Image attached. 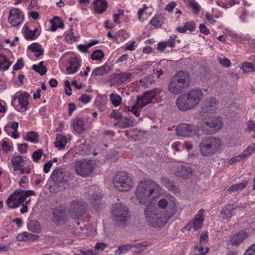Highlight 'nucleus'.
I'll return each instance as SVG.
<instances>
[{"label":"nucleus","instance_id":"48","mask_svg":"<svg viewBox=\"0 0 255 255\" xmlns=\"http://www.w3.org/2000/svg\"><path fill=\"white\" fill-rule=\"evenodd\" d=\"M245 158L244 156H243L242 154H239L237 156H234L229 161V164L230 165H232L235 163L237 162H239L242 160H245Z\"/></svg>","mask_w":255,"mask_h":255},{"label":"nucleus","instance_id":"36","mask_svg":"<svg viewBox=\"0 0 255 255\" xmlns=\"http://www.w3.org/2000/svg\"><path fill=\"white\" fill-rule=\"evenodd\" d=\"M104 53L101 49L95 50L91 56V58L93 60L101 61L104 57Z\"/></svg>","mask_w":255,"mask_h":255},{"label":"nucleus","instance_id":"17","mask_svg":"<svg viewBox=\"0 0 255 255\" xmlns=\"http://www.w3.org/2000/svg\"><path fill=\"white\" fill-rule=\"evenodd\" d=\"M217 109V102L215 98L206 99L204 102L202 111L204 113H212Z\"/></svg>","mask_w":255,"mask_h":255},{"label":"nucleus","instance_id":"30","mask_svg":"<svg viewBox=\"0 0 255 255\" xmlns=\"http://www.w3.org/2000/svg\"><path fill=\"white\" fill-rule=\"evenodd\" d=\"M152 102V100L150 99L144 97V95H143L141 97H137L134 108L139 106L140 108H142L148 104Z\"/></svg>","mask_w":255,"mask_h":255},{"label":"nucleus","instance_id":"45","mask_svg":"<svg viewBox=\"0 0 255 255\" xmlns=\"http://www.w3.org/2000/svg\"><path fill=\"white\" fill-rule=\"evenodd\" d=\"M242 69L246 73L255 71V64L245 62L243 65Z\"/></svg>","mask_w":255,"mask_h":255},{"label":"nucleus","instance_id":"38","mask_svg":"<svg viewBox=\"0 0 255 255\" xmlns=\"http://www.w3.org/2000/svg\"><path fill=\"white\" fill-rule=\"evenodd\" d=\"M38 136L37 132L33 131H30L26 133L25 140L35 143L37 142Z\"/></svg>","mask_w":255,"mask_h":255},{"label":"nucleus","instance_id":"39","mask_svg":"<svg viewBox=\"0 0 255 255\" xmlns=\"http://www.w3.org/2000/svg\"><path fill=\"white\" fill-rule=\"evenodd\" d=\"M131 77V74L130 73H123L117 74L116 78L118 79V82L123 83Z\"/></svg>","mask_w":255,"mask_h":255},{"label":"nucleus","instance_id":"22","mask_svg":"<svg viewBox=\"0 0 255 255\" xmlns=\"http://www.w3.org/2000/svg\"><path fill=\"white\" fill-rule=\"evenodd\" d=\"M111 69L107 64L101 67H97L94 69L92 73V76H102L109 73Z\"/></svg>","mask_w":255,"mask_h":255},{"label":"nucleus","instance_id":"7","mask_svg":"<svg viewBox=\"0 0 255 255\" xmlns=\"http://www.w3.org/2000/svg\"><path fill=\"white\" fill-rule=\"evenodd\" d=\"M113 183L115 187L121 191H127L133 185V181L126 172L118 173L115 177Z\"/></svg>","mask_w":255,"mask_h":255},{"label":"nucleus","instance_id":"47","mask_svg":"<svg viewBox=\"0 0 255 255\" xmlns=\"http://www.w3.org/2000/svg\"><path fill=\"white\" fill-rule=\"evenodd\" d=\"M24 32L25 33L26 38L27 39H33L35 38V34L33 33L28 26L24 27Z\"/></svg>","mask_w":255,"mask_h":255},{"label":"nucleus","instance_id":"23","mask_svg":"<svg viewBox=\"0 0 255 255\" xmlns=\"http://www.w3.org/2000/svg\"><path fill=\"white\" fill-rule=\"evenodd\" d=\"M50 22L52 25L50 29L51 31H55L58 28H63L64 27L63 21L58 16H54Z\"/></svg>","mask_w":255,"mask_h":255},{"label":"nucleus","instance_id":"44","mask_svg":"<svg viewBox=\"0 0 255 255\" xmlns=\"http://www.w3.org/2000/svg\"><path fill=\"white\" fill-rule=\"evenodd\" d=\"M159 91V90L158 89H154L152 90L146 91L143 94L144 97H147V98H149L152 100V99L155 97Z\"/></svg>","mask_w":255,"mask_h":255},{"label":"nucleus","instance_id":"58","mask_svg":"<svg viewBox=\"0 0 255 255\" xmlns=\"http://www.w3.org/2000/svg\"><path fill=\"white\" fill-rule=\"evenodd\" d=\"M243 255H255V244L252 245Z\"/></svg>","mask_w":255,"mask_h":255},{"label":"nucleus","instance_id":"14","mask_svg":"<svg viewBox=\"0 0 255 255\" xmlns=\"http://www.w3.org/2000/svg\"><path fill=\"white\" fill-rule=\"evenodd\" d=\"M174 174L183 178H190L192 176L193 170L189 166L184 165L177 166L173 170Z\"/></svg>","mask_w":255,"mask_h":255},{"label":"nucleus","instance_id":"26","mask_svg":"<svg viewBox=\"0 0 255 255\" xmlns=\"http://www.w3.org/2000/svg\"><path fill=\"white\" fill-rule=\"evenodd\" d=\"M27 49L34 52V55L36 57H39L43 54V50L41 48V46L37 43H32L28 46Z\"/></svg>","mask_w":255,"mask_h":255},{"label":"nucleus","instance_id":"25","mask_svg":"<svg viewBox=\"0 0 255 255\" xmlns=\"http://www.w3.org/2000/svg\"><path fill=\"white\" fill-rule=\"evenodd\" d=\"M67 142V138L65 136L58 134L54 144L55 147H57L59 150H61L64 148Z\"/></svg>","mask_w":255,"mask_h":255},{"label":"nucleus","instance_id":"1","mask_svg":"<svg viewBox=\"0 0 255 255\" xmlns=\"http://www.w3.org/2000/svg\"><path fill=\"white\" fill-rule=\"evenodd\" d=\"M154 203H149L144 213L146 223L153 228L164 226L175 213L176 204L173 201H167L162 199L158 202V207Z\"/></svg>","mask_w":255,"mask_h":255},{"label":"nucleus","instance_id":"41","mask_svg":"<svg viewBox=\"0 0 255 255\" xmlns=\"http://www.w3.org/2000/svg\"><path fill=\"white\" fill-rule=\"evenodd\" d=\"M110 99L112 104L116 107L119 106L122 103V98L118 94H112Z\"/></svg>","mask_w":255,"mask_h":255},{"label":"nucleus","instance_id":"2","mask_svg":"<svg viewBox=\"0 0 255 255\" xmlns=\"http://www.w3.org/2000/svg\"><path fill=\"white\" fill-rule=\"evenodd\" d=\"M159 185L151 180L141 181L136 190V196L140 204L154 203L153 200L160 193Z\"/></svg>","mask_w":255,"mask_h":255},{"label":"nucleus","instance_id":"5","mask_svg":"<svg viewBox=\"0 0 255 255\" xmlns=\"http://www.w3.org/2000/svg\"><path fill=\"white\" fill-rule=\"evenodd\" d=\"M112 217L116 226L124 227L127 226L130 219L128 209L121 203H117L113 207Z\"/></svg>","mask_w":255,"mask_h":255},{"label":"nucleus","instance_id":"54","mask_svg":"<svg viewBox=\"0 0 255 255\" xmlns=\"http://www.w3.org/2000/svg\"><path fill=\"white\" fill-rule=\"evenodd\" d=\"M79 100L83 103L87 104L91 101V98L90 95L82 94L81 97L79 98Z\"/></svg>","mask_w":255,"mask_h":255},{"label":"nucleus","instance_id":"29","mask_svg":"<svg viewBox=\"0 0 255 255\" xmlns=\"http://www.w3.org/2000/svg\"><path fill=\"white\" fill-rule=\"evenodd\" d=\"M161 182L169 190L176 192L177 187L173 181L170 180L167 177H163L161 179Z\"/></svg>","mask_w":255,"mask_h":255},{"label":"nucleus","instance_id":"3","mask_svg":"<svg viewBox=\"0 0 255 255\" xmlns=\"http://www.w3.org/2000/svg\"><path fill=\"white\" fill-rule=\"evenodd\" d=\"M203 98V91L199 88L193 89L188 93L180 95L175 103L179 110L185 112L194 108Z\"/></svg>","mask_w":255,"mask_h":255},{"label":"nucleus","instance_id":"24","mask_svg":"<svg viewBox=\"0 0 255 255\" xmlns=\"http://www.w3.org/2000/svg\"><path fill=\"white\" fill-rule=\"evenodd\" d=\"M73 128L78 133H82L85 130L84 128V121L82 118L78 117L73 123Z\"/></svg>","mask_w":255,"mask_h":255},{"label":"nucleus","instance_id":"15","mask_svg":"<svg viewBox=\"0 0 255 255\" xmlns=\"http://www.w3.org/2000/svg\"><path fill=\"white\" fill-rule=\"evenodd\" d=\"M241 207L239 205L234 204L227 205L220 213V218L224 220H230L233 216V211Z\"/></svg>","mask_w":255,"mask_h":255},{"label":"nucleus","instance_id":"49","mask_svg":"<svg viewBox=\"0 0 255 255\" xmlns=\"http://www.w3.org/2000/svg\"><path fill=\"white\" fill-rule=\"evenodd\" d=\"M190 6L193 9L194 12L196 14H198L200 10V7L199 5L195 1L191 0L189 2Z\"/></svg>","mask_w":255,"mask_h":255},{"label":"nucleus","instance_id":"56","mask_svg":"<svg viewBox=\"0 0 255 255\" xmlns=\"http://www.w3.org/2000/svg\"><path fill=\"white\" fill-rule=\"evenodd\" d=\"M219 63L223 66L226 67H229L231 65L230 61L226 57H224L223 58H220Z\"/></svg>","mask_w":255,"mask_h":255},{"label":"nucleus","instance_id":"8","mask_svg":"<svg viewBox=\"0 0 255 255\" xmlns=\"http://www.w3.org/2000/svg\"><path fill=\"white\" fill-rule=\"evenodd\" d=\"M222 126V118L220 117L212 118L203 123L201 128L206 134H212L218 131Z\"/></svg>","mask_w":255,"mask_h":255},{"label":"nucleus","instance_id":"59","mask_svg":"<svg viewBox=\"0 0 255 255\" xmlns=\"http://www.w3.org/2000/svg\"><path fill=\"white\" fill-rule=\"evenodd\" d=\"M184 25L187 30L191 31H193L195 29L196 26L193 22H187L184 24Z\"/></svg>","mask_w":255,"mask_h":255},{"label":"nucleus","instance_id":"31","mask_svg":"<svg viewBox=\"0 0 255 255\" xmlns=\"http://www.w3.org/2000/svg\"><path fill=\"white\" fill-rule=\"evenodd\" d=\"M44 61H41L38 65H33L32 67V69L40 75H44L47 72V68L44 66Z\"/></svg>","mask_w":255,"mask_h":255},{"label":"nucleus","instance_id":"43","mask_svg":"<svg viewBox=\"0 0 255 255\" xmlns=\"http://www.w3.org/2000/svg\"><path fill=\"white\" fill-rule=\"evenodd\" d=\"M255 151V143L253 145L249 146L247 149L242 153L245 159L252 155Z\"/></svg>","mask_w":255,"mask_h":255},{"label":"nucleus","instance_id":"57","mask_svg":"<svg viewBox=\"0 0 255 255\" xmlns=\"http://www.w3.org/2000/svg\"><path fill=\"white\" fill-rule=\"evenodd\" d=\"M208 241V233L207 231H205L200 236V243L201 244H206Z\"/></svg>","mask_w":255,"mask_h":255},{"label":"nucleus","instance_id":"10","mask_svg":"<svg viewBox=\"0 0 255 255\" xmlns=\"http://www.w3.org/2000/svg\"><path fill=\"white\" fill-rule=\"evenodd\" d=\"M87 209L85 202L75 200L71 203L70 212L74 219L77 220L82 219Z\"/></svg>","mask_w":255,"mask_h":255},{"label":"nucleus","instance_id":"42","mask_svg":"<svg viewBox=\"0 0 255 255\" xmlns=\"http://www.w3.org/2000/svg\"><path fill=\"white\" fill-rule=\"evenodd\" d=\"M132 247L131 245H126L119 246L118 250L115 252V255H120L128 252Z\"/></svg>","mask_w":255,"mask_h":255},{"label":"nucleus","instance_id":"13","mask_svg":"<svg viewBox=\"0 0 255 255\" xmlns=\"http://www.w3.org/2000/svg\"><path fill=\"white\" fill-rule=\"evenodd\" d=\"M195 127L193 125L182 124L176 128L177 135L181 136H188L195 132Z\"/></svg>","mask_w":255,"mask_h":255},{"label":"nucleus","instance_id":"19","mask_svg":"<svg viewBox=\"0 0 255 255\" xmlns=\"http://www.w3.org/2000/svg\"><path fill=\"white\" fill-rule=\"evenodd\" d=\"M29 97L30 95L26 92H25L17 96H14L13 100L11 101V105H13V101L17 99L18 100L19 104L20 105L21 108H24L26 110L27 109V106L29 104L27 99Z\"/></svg>","mask_w":255,"mask_h":255},{"label":"nucleus","instance_id":"34","mask_svg":"<svg viewBox=\"0 0 255 255\" xmlns=\"http://www.w3.org/2000/svg\"><path fill=\"white\" fill-rule=\"evenodd\" d=\"M24 161L22 156L19 155H13L11 159V163L13 166L23 167Z\"/></svg>","mask_w":255,"mask_h":255},{"label":"nucleus","instance_id":"6","mask_svg":"<svg viewBox=\"0 0 255 255\" xmlns=\"http://www.w3.org/2000/svg\"><path fill=\"white\" fill-rule=\"evenodd\" d=\"M220 140L213 136H207L202 138L200 145V151L203 156H210L214 154Z\"/></svg>","mask_w":255,"mask_h":255},{"label":"nucleus","instance_id":"60","mask_svg":"<svg viewBox=\"0 0 255 255\" xmlns=\"http://www.w3.org/2000/svg\"><path fill=\"white\" fill-rule=\"evenodd\" d=\"M176 6V2L173 1L169 3L165 8V9L168 11V12H171L172 11L173 8Z\"/></svg>","mask_w":255,"mask_h":255},{"label":"nucleus","instance_id":"51","mask_svg":"<svg viewBox=\"0 0 255 255\" xmlns=\"http://www.w3.org/2000/svg\"><path fill=\"white\" fill-rule=\"evenodd\" d=\"M24 65V63L22 59L17 60L16 63L13 66V69L14 71L21 69Z\"/></svg>","mask_w":255,"mask_h":255},{"label":"nucleus","instance_id":"63","mask_svg":"<svg viewBox=\"0 0 255 255\" xmlns=\"http://www.w3.org/2000/svg\"><path fill=\"white\" fill-rule=\"evenodd\" d=\"M93 204L94 209L98 212L100 211L101 209L103 208V204L99 202H97L95 203L93 202Z\"/></svg>","mask_w":255,"mask_h":255},{"label":"nucleus","instance_id":"32","mask_svg":"<svg viewBox=\"0 0 255 255\" xmlns=\"http://www.w3.org/2000/svg\"><path fill=\"white\" fill-rule=\"evenodd\" d=\"M248 183V181H244L241 183L234 184L228 188V191L232 192L238 190H242L246 187Z\"/></svg>","mask_w":255,"mask_h":255},{"label":"nucleus","instance_id":"53","mask_svg":"<svg viewBox=\"0 0 255 255\" xmlns=\"http://www.w3.org/2000/svg\"><path fill=\"white\" fill-rule=\"evenodd\" d=\"M111 117L116 120H119L123 118V115L121 113L117 112L116 110H113L111 113Z\"/></svg>","mask_w":255,"mask_h":255},{"label":"nucleus","instance_id":"4","mask_svg":"<svg viewBox=\"0 0 255 255\" xmlns=\"http://www.w3.org/2000/svg\"><path fill=\"white\" fill-rule=\"evenodd\" d=\"M190 82V75L188 72L179 71L172 78L169 83L168 91L173 95H178L188 88Z\"/></svg>","mask_w":255,"mask_h":255},{"label":"nucleus","instance_id":"21","mask_svg":"<svg viewBox=\"0 0 255 255\" xmlns=\"http://www.w3.org/2000/svg\"><path fill=\"white\" fill-rule=\"evenodd\" d=\"M50 178L57 185L62 183L64 181V177L61 169L59 167L56 168L52 172Z\"/></svg>","mask_w":255,"mask_h":255},{"label":"nucleus","instance_id":"20","mask_svg":"<svg viewBox=\"0 0 255 255\" xmlns=\"http://www.w3.org/2000/svg\"><path fill=\"white\" fill-rule=\"evenodd\" d=\"M247 237L248 234L246 231H240L232 238L230 243L232 245L238 246Z\"/></svg>","mask_w":255,"mask_h":255},{"label":"nucleus","instance_id":"62","mask_svg":"<svg viewBox=\"0 0 255 255\" xmlns=\"http://www.w3.org/2000/svg\"><path fill=\"white\" fill-rule=\"evenodd\" d=\"M78 49L81 52L84 53L88 52V49L90 48L89 47V44L88 45H84V44H80L78 45L77 46Z\"/></svg>","mask_w":255,"mask_h":255},{"label":"nucleus","instance_id":"9","mask_svg":"<svg viewBox=\"0 0 255 255\" xmlns=\"http://www.w3.org/2000/svg\"><path fill=\"white\" fill-rule=\"evenodd\" d=\"M74 168L77 174L83 177L91 174L94 169L92 161L85 159L76 162Z\"/></svg>","mask_w":255,"mask_h":255},{"label":"nucleus","instance_id":"35","mask_svg":"<svg viewBox=\"0 0 255 255\" xmlns=\"http://www.w3.org/2000/svg\"><path fill=\"white\" fill-rule=\"evenodd\" d=\"M11 63L9 62L6 56L4 54L0 55V68L1 69L7 70Z\"/></svg>","mask_w":255,"mask_h":255},{"label":"nucleus","instance_id":"52","mask_svg":"<svg viewBox=\"0 0 255 255\" xmlns=\"http://www.w3.org/2000/svg\"><path fill=\"white\" fill-rule=\"evenodd\" d=\"M17 146H18V151L20 153H23L27 152V149L28 147V144L27 143H23L22 144L18 143Z\"/></svg>","mask_w":255,"mask_h":255},{"label":"nucleus","instance_id":"40","mask_svg":"<svg viewBox=\"0 0 255 255\" xmlns=\"http://www.w3.org/2000/svg\"><path fill=\"white\" fill-rule=\"evenodd\" d=\"M132 122L130 118L125 117L121 121L119 122L116 124H120V126L122 128H126L132 126Z\"/></svg>","mask_w":255,"mask_h":255},{"label":"nucleus","instance_id":"12","mask_svg":"<svg viewBox=\"0 0 255 255\" xmlns=\"http://www.w3.org/2000/svg\"><path fill=\"white\" fill-rule=\"evenodd\" d=\"M23 19V15L19 9L12 8L9 11L8 21L12 26H17Z\"/></svg>","mask_w":255,"mask_h":255},{"label":"nucleus","instance_id":"64","mask_svg":"<svg viewBox=\"0 0 255 255\" xmlns=\"http://www.w3.org/2000/svg\"><path fill=\"white\" fill-rule=\"evenodd\" d=\"M107 245L104 243H97L95 246V249L97 250H104Z\"/></svg>","mask_w":255,"mask_h":255},{"label":"nucleus","instance_id":"50","mask_svg":"<svg viewBox=\"0 0 255 255\" xmlns=\"http://www.w3.org/2000/svg\"><path fill=\"white\" fill-rule=\"evenodd\" d=\"M118 13L114 14V17H115L114 21L118 24H120L121 22L119 20V17L121 15H123L124 14V10L122 9H119L118 10Z\"/></svg>","mask_w":255,"mask_h":255},{"label":"nucleus","instance_id":"55","mask_svg":"<svg viewBox=\"0 0 255 255\" xmlns=\"http://www.w3.org/2000/svg\"><path fill=\"white\" fill-rule=\"evenodd\" d=\"M18 127V123L16 122H13L9 126L8 125H6L4 127V130L8 134L9 133L7 131V129L8 128H11L14 129V130H17V128Z\"/></svg>","mask_w":255,"mask_h":255},{"label":"nucleus","instance_id":"16","mask_svg":"<svg viewBox=\"0 0 255 255\" xmlns=\"http://www.w3.org/2000/svg\"><path fill=\"white\" fill-rule=\"evenodd\" d=\"M12 194H14L16 197V203L18 206L21 205L25 200L26 198L31 195H34L35 192L33 190H22L21 189L15 190Z\"/></svg>","mask_w":255,"mask_h":255},{"label":"nucleus","instance_id":"61","mask_svg":"<svg viewBox=\"0 0 255 255\" xmlns=\"http://www.w3.org/2000/svg\"><path fill=\"white\" fill-rule=\"evenodd\" d=\"M199 28L201 33L205 35H208L210 33L209 30L206 27L204 24H200L199 25Z\"/></svg>","mask_w":255,"mask_h":255},{"label":"nucleus","instance_id":"46","mask_svg":"<svg viewBox=\"0 0 255 255\" xmlns=\"http://www.w3.org/2000/svg\"><path fill=\"white\" fill-rule=\"evenodd\" d=\"M43 151L41 149H38L33 152L32 155V158L35 162H38L43 155Z\"/></svg>","mask_w":255,"mask_h":255},{"label":"nucleus","instance_id":"11","mask_svg":"<svg viewBox=\"0 0 255 255\" xmlns=\"http://www.w3.org/2000/svg\"><path fill=\"white\" fill-rule=\"evenodd\" d=\"M52 216V221L56 225H62L66 223V211L65 208L59 206L54 209Z\"/></svg>","mask_w":255,"mask_h":255},{"label":"nucleus","instance_id":"28","mask_svg":"<svg viewBox=\"0 0 255 255\" xmlns=\"http://www.w3.org/2000/svg\"><path fill=\"white\" fill-rule=\"evenodd\" d=\"M28 230L33 233H39L41 231L39 223L36 220H31L27 223Z\"/></svg>","mask_w":255,"mask_h":255},{"label":"nucleus","instance_id":"37","mask_svg":"<svg viewBox=\"0 0 255 255\" xmlns=\"http://www.w3.org/2000/svg\"><path fill=\"white\" fill-rule=\"evenodd\" d=\"M15 196L14 194H12L6 200V203L9 208L15 209L18 207Z\"/></svg>","mask_w":255,"mask_h":255},{"label":"nucleus","instance_id":"27","mask_svg":"<svg viewBox=\"0 0 255 255\" xmlns=\"http://www.w3.org/2000/svg\"><path fill=\"white\" fill-rule=\"evenodd\" d=\"M193 228L195 231L198 230L203 226V218L202 215L197 214L196 217L191 221Z\"/></svg>","mask_w":255,"mask_h":255},{"label":"nucleus","instance_id":"18","mask_svg":"<svg viewBox=\"0 0 255 255\" xmlns=\"http://www.w3.org/2000/svg\"><path fill=\"white\" fill-rule=\"evenodd\" d=\"M93 4L94 5L93 11L96 14H102L104 12L108 5L106 0H95Z\"/></svg>","mask_w":255,"mask_h":255},{"label":"nucleus","instance_id":"33","mask_svg":"<svg viewBox=\"0 0 255 255\" xmlns=\"http://www.w3.org/2000/svg\"><path fill=\"white\" fill-rule=\"evenodd\" d=\"M163 23V17L161 15H155L150 21V24L155 27H160Z\"/></svg>","mask_w":255,"mask_h":255}]
</instances>
